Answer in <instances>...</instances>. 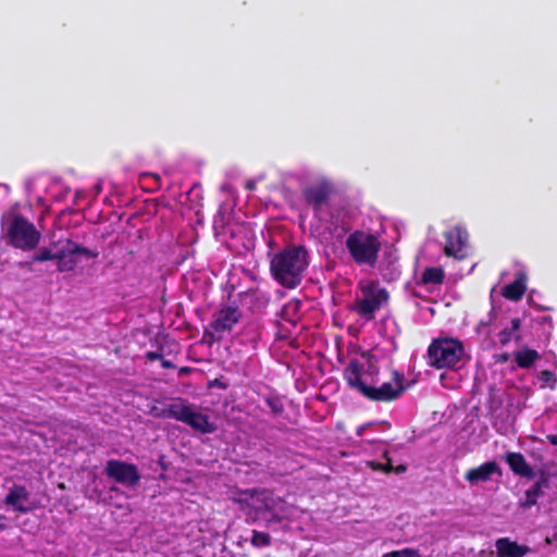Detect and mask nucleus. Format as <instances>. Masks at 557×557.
<instances>
[{"label": "nucleus", "instance_id": "13", "mask_svg": "<svg viewBox=\"0 0 557 557\" xmlns=\"http://www.w3.org/2000/svg\"><path fill=\"white\" fill-rule=\"evenodd\" d=\"M29 492L24 485L14 484L5 495L3 503L12 507L14 511L21 513H27L33 508L29 506H25V503L29 500Z\"/></svg>", "mask_w": 557, "mask_h": 557}, {"label": "nucleus", "instance_id": "34", "mask_svg": "<svg viewBox=\"0 0 557 557\" xmlns=\"http://www.w3.org/2000/svg\"><path fill=\"white\" fill-rule=\"evenodd\" d=\"M510 359V355L508 352H503L496 356V362L505 363Z\"/></svg>", "mask_w": 557, "mask_h": 557}, {"label": "nucleus", "instance_id": "32", "mask_svg": "<svg viewBox=\"0 0 557 557\" xmlns=\"http://www.w3.org/2000/svg\"><path fill=\"white\" fill-rule=\"evenodd\" d=\"M163 355L159 351H147L146 358L150 361L160 360L162 359Z\"/></svg>", "mask_w": 557, "mask_h": 557}, {"label": "nucleus", "instance_id": "9", "mask_svg": "<svg viewBox=\"0 0 557 557\" xmlns=\"http://www.w3.org/2000/svg\"><path fill=\"white\" fill-rule=\"evenodd\" d=\"M336 193V186L331 180L320 178L305 186L301 196L305 203L312 209L314 216H319L323 208L330 206Z\"/></svg>", "mask_w": 557, "mask_h": 557}, {"label": "nucleus", "instance_id": "8", "mask_svg": "<svg viewBox=\"0 0 557 557\" xmlns=\"http://www.w3.org/2000/svg\"><path fill=\"white\" fill-rule=\"evenodd\" d=\"M162 417L183 422L194 431L202 434H209L215 431L214 424L210 422L207 414L196 411L193 405L181 398L163 408Z\"/></svg>", "mask_w": 557, "mask_h": 557}, {"label": "nucleus", "instance_id": "30", "mask_svg": "<svg viewBox=\"0 0 557 557\" xmlns=\"http://www.w3.org/2000/svg\"><path fill=\"white\" fill-rule=\"evenodd\" d=\"M70 243H72L71 239H66L65 240V244L62 248H60L59 250L54 251L53 252V260L57 259L58 262L61 261V260H65V258L67 257H72L70 255Z\"/></svg>", "mask_w": 557, "mask_h": 557}, {"label": "nucleus", "instance_id": "44", "mask_svg": "<svg viewBox=\"0 0 557 557\" xmlns=\"http://www.w3.org/2000/svg\"><path fill=\"white\" fill-rule=\"evenodd\" d=\"M187 370H188V368H183V369H182V372H183V373H186V371H187Z\"/></svg>", "mask_w": 557, "mask_h": 557}, {"label": "nucleus", "instance_id": "10", "mask_svg": "<svg viewBox=\"0 0 557 557\" xmlns=\"http://www.w3.org/2000/svg\"><path fill=\"white\" fill-rule=\"evenodd\" d=\"M242 317V311L237 306H224L214 312L205 335L211 337L212 341H220L226 332L232 331Z\"/></svg>", "mask_w": 557, "mask_h": 557}, {"label": "nucleus", "instance_id": "33", "mask_svg": "<svg viewBox=\"0 0 557 557\" xmlns=\"http://www.w3.org/2000/svg\"><path fill=\"white\" fill-rule=\"evenodd\" d=\"M8 529V517L0 513V533Z\"/></svg>", "mask_w": 557, "mask_h": 557}, {"label": "nucleus", "instance_id": "29", "mask_svg": "<svg viewBox=\"0 0 557 557\" xmlns=\"http://www.w3.org/2000/svg\"><path fill=\"white\" fill-rule=\"evenodd\" d=\"M49 260H53V251L49 248H41L32 257L33 262H45Z\"/></svg>", "mask_w": 557, "mask_h": 557}, {"label": "nucleus", "instance_id": "18", "mask_svg": "<svg viewBox=\"0 0 557 557\" xmlns=\"http://www.w3.org/2000/svg\"><path fill=\"white\" fill-rule=\"evenodd\" d=\"M525 292L527 276L522 272H519L517 274L512 283L507 284L502 288L503 297L511 301H519L520 299H522Z\"/></svg>", "mask_w": 557, "mask_h": 557}, {"label": "nucleus", "instance_id": "22", "mask_svg": "<svg viewBox=\"0 0 557 557\" xmlns=\"http://www.w3.org/2000/svg\"><path fill=\"white\" fill-rule=\"evenodd\" d=\"M383 458L386 460V462L382 463L379 461H368L369 468H371L374 471H382L384 473H392L394 470V467L392 465V459L389 457L388 450H385L383 453Z\"/></svg>", "mask_w": 557, "mask_h": 557}, {"label": "nucleus", "instance_id": "35", "mask_svg": "<svg viewBox=\"0 0 557 557\" xmlns=\"http://www.w3.org/2000/svg\"><path fill=\"white\" fill-rule=\"evenodd\" d=\"M161 366L164 369H174L175 368V364L171 360L164 359L163 357L161 359Z\"/></svg>", "mask_w": 557, "mask_h": 557}, {"label": "nucleus", "instance_id": "5", "mask_svg": "<svg viewBox=\"0 0 557 557\" xmlns=\"http://www.w3.org/2000/svg\"><path fill=\"white\" fill-rule=\"evenodd\" d=\"M345 246L355 263L374 267L382 245L377 235L356 230L347 236Z\"/></svg>", "mask_w": 557, "mask_h": 557}, {"label": "nucleus", "instance_id": "17", "mask_svg": "<svg viewBox=\"0 0 557 557\" xmlns=\"http://www.w3.org/2000/svg\"><path fill=\"white\" fill-rule=\"evenodd\" d=\"M548 474L541 471L537 481L525 491V499L521 502L520 506L524 509L531 508L537 504L539 497L543 496V488L548 487Z\"/></svg>", "mask_w": 557, "mask_h": 557}, {"label": "nucleus", "instance_id": "36", "mask_svg": "<svg viewBox=\"0 0 557 557\" xmlns=\"http://www.w3.org/2000/svg\"><path fill=\"white\" fill-rule=\"evenodd\" d=\"M406 471H407V467L405 465H398V466L394 467V470H393V472H395L397 474L405 473Z\"/></svg>", "mask_w": 557, "mask_h": 557}, {"label": "nucleus", "instance_id": "7", "mask_svg": "<svg viewBox=\"0 0 557 557\" xmlns=\"http://www.w3.org/2000/svg\"><path fill=\"white\" fill-rule=\"evenodd\" d=\"M465 354L459 339L437 338L428 348L429 364L435 369H457Z\"/></svg>", "mask_w": 557, "mask_h": 557}, {"label": "nucleus", "instance_id": "6", "mask_svg": "<svg viewBox=\"0 0 557 557\" xmlns=\"http://www.w3.org/2000/svg\"><path fill=\"white\" fill-rule=\"evenodd\" d=\"M361 297L357 298L351 310L371 321L375 318V312L389 300V294L386 288L381 287L380 283L373 280L361 281L358 285Z\"/></svg>", "mask_w": 557, "mask_h": 557}, {"label": "nucleus", "instance_id": "42", "mask_svg": "<svg viewBox=\"0 0 557 557\" xmlns=\"http://www.w3.org/2000/svg\"><path fill=\"white\" fill-rule=\"evenodd\" d=\"M215 384L224 387V385L222 383H220L218 380L215 381Z\"/></svg>", "mask_w": 557, "mask_h": 557}, {"label": "nucleus", "instance_id": "26", "mask_svg": "<svg viewBox=\"0 0 557 557\" xmlns=\"http://www.w3.org/2000/svg\"><path fill=\"white\" fill-rule=\"evenodd\" d=\"M539 380L549 386L550 389H555L557 385V376L550 370H542L539 374Z\"/></svg>", "mask_w": 557, "mask_h": 557}, {"label": "nucleus", "instance_id": "41", "mask_svg": "<svg viewBox=\"0 0 557 557\" xmlns=\"http://www.w3.org/2000/svg\"><path fill=\"white\" fill-rule=\"evenodd\" d=\"M110 491H111V492H117V491H119V488L113 486V487H111V488H110Z\"/></svg>", "mask_w": 557, "mask_h": 557}, {"label": "nucleus", "instance_id": "20", "mask_svg": "<svg viewBox=\"0 0 557 557\" xmlns=\"http://www.w3.org/2000/svg\"><path fill=\"white\" fill-rule=\"evenodd\" d=\"M513 358L520 369H529L541 358V356L535 349L524 347L520 350H516L513 352Z\"/></svg>", "mask_w": 557, "mask_h": 557}, {"label": "nucleus", "instance_id": "28", "mask_svg": "<svg viewBox=\"0 0 557 557\" xmlns=\"http://www.w3.org/2000/svg\"><path fill=\"white\" fill-rule=\"evenodd\" d=\"M383 557H420L419 550L414 548H404L384 554Z\"/></svg>", "mask_w": 557, "mask_h": 557}, {"label": "nucleus", "instance_id": "19", "mask_svg": "<svg viewBox=\"0 0 557 557\" xmlns=\"http://www.w3.org/2000/svg\"><path fill=\"white\" fill-rule=\"evenodd\" d=\"M522 320L518 317L512 318L509 325L504 326L497 334L499 344L504 347L507 346L511 341L520 342Z\"/></svg>", "mask_w": 557, "mask_h": 557}, {"label": "nucleus", "instance_id": "40", "mask_svg": "<svg viewBox=\"0 0 557 557\" xmlns=\"http://www.w3.org/2000/svg\"><path fill=\"white\" fill-rule=\"evenodd\" d=\"M253 186H255V185H253V183H249V184L247 185V187H248V188H250V189H252V188H253Z\"/></svg>", "mask_w": 557, "mask_h": 557}, {"label": "nucleus", "instance_id": "27", "mask_svg": "<svg viewBox=\"0 0 557 557\" xmlns=\"http://www.w3.org/2000/svg\"><path fill=\"white\" fill-rule=\"evenodd\" d=\"M374 425L381 426L382 432L389 430L392 426L391 423L387 421L370 422L358 426L356 430V434L358 436H362L369 428H372Z\"/></svg>", "mask_w": 557, "mask_h": 557}, {"label": "nucleus", "instance_id": "3", "mask_svg": "<svg viewBox=\"0 0 557 557\" xmlns=\"http://www.w3.org/2000/svg\"><path fill=\"white\" fill-rule=\"evenodd\" d=\"M1 228L5 233L7 244L23 251L35 249L41 238L36 226L21 213H3Z\"/></svg>", "mask_w": 557, "mask_h": 557}, {"label": "nucleus", "instance_id": "1", "mask_svg": "<svg viewBox=\"0 0 557 557\" xmlns=\"http://www.w3.org/2000/svg\"><path fill=\"white\" fill-rule=\"evenodd\" d=\"M361 357L366 363L358 359H350L344 369V380L347 385L370 401L391 403L398 399L405 391L403 374L394 371L391 381L379 384L380 371L376 358L370 351H363Z\"/></svg>", "mask_w": 557, "mask_h": 557}, {"label": "nucleus", "instance_id": "45", "mask_svg": "<svg viewBox=\"0 0 557 557\" xmlns=\"http://www.w3.org/2000/svg\"><path fill=\"white\" fill-rule=\"evenodd\" d=\"M493 314H494V310H492V311L490 312V317L492 318V317H493Z\"/></svg>", "mask_w": 557, "mask_h": 557}, {"label": "nucleus", "instance_id": "4", "mask_svg": "<svg viewBox=\"0 0 557 557\" xmlns=\"http://www.w3.org/2000/svg\"><path fill=\"white\" fill-rule=\"evenodd\" d=\"M249 496L245 498L249 508L248 516L253 520L278 522L285 511V502L268 490H246L242 493Z\"/></svg>", "mask_w": 557, "mask_h": 557}, {"label": "nucleus", "instance_id": "31", "mask_svg": "<svg viewBox=\"0 0 557 557\" xmlns=\"http://www.w3.org/2000/svg\"><path fill=\"white\" fill-rule=\"evenodd\" d=\"M76 260L73 257H67L65 260H61L58 262V270L60 272H70L73 271L76 267Z\"/></svg>", "mask_w": 557, "mask_h": 557}, {"label": "nucleus", "instance_id": "15", "mask_svg": "<svg viewBox=\"0 0 557 557\" xmlns=\"http://www.w3.org/2000/svg\"><path fill=\"white\" fill-rule=\"evenodd\" d=\"M504 460L513 474L525 479H533L535 476V472L521 453L509 451L504 456Z\"/></svg>", "mask_w": 557, "mask_h": 557}, {"label": "nucleus", "instance_id": "37", "mask_svg": "<svg viewBox=\"0 0 557 557\" xmlns=\"http://www.w3.org/2000/svg\"><path fill=\"white\" fill-rule=\"evenodd\" d=\"M547 440L552 445L557 446V434L548 435Z\"/></svg>", "mask_w": 557, "mask_h": 557}, {"label": "nucleus", "instance_id": "14", "mask_svg": "<svg viewBox=\"0 0 557 557\" xmlns=\"http://www.w3.org/2000/svg\"><path fill=\"white\" fill-rule=\"evenodd\" d=\"M467 234L460 227H454L445 233L444 252L447 257H461L460 253L466 245Z\"/></svg>", "mask_w": 557, "mask_h": 557}, {"label": "nucleus", "instance_id": "16", "mask_svg": "<svg viewBox=\"0 0 557 557\" xmlns=\"http://www.w3.org/2000/svg\"><path fill=\"white\" fill-rule=\"evenodd\" d=\"M497 557H523L530 548L520 545L508 537H500L495 542Z\"/></svg>", "mask_w": 557, "mask_h": 557}, {"label": "nucleus", "instance_id": "2", "mask_svg": "<svg viewBox=\"0 0 557 557\" xmlns=\"http://www.w3.org/2000/svg\"><path fill=\"white\" fill-rule=\"evenodd\" d=\"M308 251L304 246H290L275 253L270 262L272 277L285 288L300 285L308 261Z\"/></svg>", "mask_w": 557, "mask_h": 557}, {"label": "nucleus", "instance_id": "25", "mask_svg": "<svg viewBox=\"0 0 557 557\" xmlns=\"http://www.w3.org/2000/svg\"><path fill=\"white\" fill-rule=\"evenodd\" d=\"M264 400L274 417L281 416L284 412V405L278 396H268Z\"/></svg>", "mask_w": 557, "mask_h": 557}, {"label": "nucleus", "instance_id": "24", "mask_svg": "<svg viewBox=\"0 0 557 557\" xmlns=\"http://www.w3.org/2000/svg\"><path fill=\"white\" fill-rule=\"evenodd\" d=\"M250 542L255 547H268L271 545V536L269 533L253 530Z\"/></svg>", "mask_w": 557, "mask_h": 557}, {"label": "nucleus", "instance_id": "43", "mask_svg": "<svg viewBox=\"0 0 557 557\" xmlns=\"http://www.w3.org/2000/svg\"><path fill=\"white\" fill-rule=\"evenodd\" d=\"M160 465L162 466L163 469H166L162 459L160 460Z\"/></svg>", "mask_w": 557, "mask_h": 557}, {"label": "nucleus", "instance_id": "23", "mask_svg": "<svg viewBox=\"0 0 557 557\" xmlns=\"http://www.w3.org/2000/svg\"><path fill=\"white\" fill-rule=\"evenodd\" d=\"M70 249H71L70 250L71 256L83 255L88 259H95L99 256V252L97 250H91L85 246H82V245L73 242V240H72V243H70Z\"/></svg>", "mask_w": 557, "mask_h": 557}, {"label": "nucleus", "instance_id": "39", "mask_svg": "<svg viewBox=\"0 0 557 557\" xmlns=\"http://www.w3.org/2000/svg\"><path fill=\"white\" fill-rule=\"evenodd\" d=\"M157 181H160V176L158 174H151Z\"/></svg>", "mask_w": 557, "mask_h": 557}, {"label": "nucleus", "instance_id": "38", "mask_svg": "<svg viewBox=\"0 0 557 557\" xmlns=\"http://www.w3.org/2000/svg\"><path fill=\"white\" fill-rule=\"evenodd\" d=\"M371 429H373V431H382V430H381V426H377V425H374V426H372Z\"/></svg>", "mask_w": 557, "mask_h": 557}, {"label": "nucleus", "instance_id": "12", "mask_svg": "<svg viewBox=\"0 0 557 557\" xmlns=\"http://www.w3.org/2000/svg\"><path fill=\"white\" fill-rule=\"evenodd\" d=\"M494 474L502 476L503 471L495 460H491L480 465L479 467L469 469L465 474V479L471 485H474L491 481L492 475Z\"/></svg>", "mask_w": 557, "mask_h": 557}, {"label": "nucleus", "instance_id": "21", "mask_svg": "<svg viewBox=\"0 0 557 557\" xmlns=\"http://www.w3.org/2000/svg\"><path fill=\"white\" fill-rule=\"evenodd\" d=\"M445 272L441 267L426 268L420 280L421 285H441L444 282Z\"/></svg>", "mask_w": 557, "mask_h": 557}, {"label": "nucleus", "instance_id": "11", "mask_svg": "<svg viewBox=\"0 0 557 557\" xmlns=\"http://www.w3.org/2000/svg\"><path fill=\"white\" fill-rule=\"evenodd\" d=\"M104 472L109 478L127 487L136 486L141 479L137 466L116 459L107 461Z\"/></svg>", "mask_w": 557, "mask_h": 557}]
</instances>
